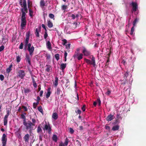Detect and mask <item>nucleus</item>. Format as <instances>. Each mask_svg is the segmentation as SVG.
<instances>
[{"mask_svg": "<svg viewBox=\"0 0 146 146\" xmlns=\"http://www.w3.org/2000/svg\"><path fill=\"white\" fill-rule=\"evenodd\" d=\"M49 17L50 18L52 19H53L54 18V15L53 14H52V13H50L49 15Z\"/></svg>", "mask_w": 146, "mask_h": 146, "instance_id": "37998d69", "label": "nucleus"}, {"mask_svg": "<svg viewBox=\"0 0 146 146\" xmlns=\"http://www.w3.org/2000/svg\"><path fill=\"white\" fill-rule=\"evenodd\" d=\"M37 132L40 134H41L42 133V129L40 125H38L37 127Z\"/></svg>", "mask_w": 146, "mask_h": 146, "instance_id": "5701e85b", "label": "nucleus"}, {"mask_svg": "<svg viewBox=\"0 0 146 146\" xmlns=\"http://www.w3.org/2000/svg\"><path fill=\"white\" fill-rule=\"evenodd\" d=\"M42 26L45 30V31H47L46 29V27L44 24H42Z\"/></svg>", "mask_w": 146, "mask_h": 146, "instance_id": "052dcab7", "label": "nucleus"}, {"mask_svg": "<svg viewBox=\"0 0 146 146\" xmlns=\"http://www.w3.org/2000/svg\"><path fill=\"white\" fill-rule=\"evenodd\" d=\"M55 57L56 60L58 61L60 57L59 55L58 54H55Z\"/></svg>", "mask_w": 146, "mask_h": 146, "instance_id": "c9c22d12", "label": "nucleus"}, {"mask_svg": "<svg viewBox=\"0 0 146 146\" xmlns=\"http://www.w3.org/2000/svg\"><path fill=\"white\" fill-rule=\"evenodd\" d=\"M21 16V29H23V27H25L27 24V21L26 20V17Z\"/></svg>", "mask_w": 146, "mask_h": 146, "instance_id": "423d86ee", "label": "nucleus"}, {"mask_svg": "<svg viewBox=\"0 0 146 146\" xmlns=\"http://www.w3.org/2000/svg\"><path fill=\"white\" fill-rule=\"evenodd\" d=\"M21 118L23 119V123L26 121V117L23 114H21Z\"/></svg>", "mask_w": 146, "mask_h": 146, "instance_id": "bb28decb", "label": "nucleus"}, {"mask_svg": "<svg viewBox=\"0 0 146 146\" xmlns=\"http://www.w3.org/2000/svg\"><path fill=\"white\" fill-rule=\"evenodd\" d=\"M68 139L67 138H66L65 139V142L64 143V145L65 146H66L67 145H68Z\"/></svg>", "mask_w": 146, "mask_h": 146, "instance_id": "e433bc0d", "label": "nucleus"}, {"mask_svg": "<svg viewBox=\"0 0 146 146\" xmlns=\"http://www.w3.org/2000/svg\"><path fill=\"white\" fill-rule=\"evenodd\" d=\"M43 93V91L42 90H41L40 92V97H42V94Z\"/></svg>", "mask_w": 146, "mask_h": 146, "instance_id": "338daca9", "label": "nucleus"}, {"mask_svg": "<svg viewBox=\"0 0 146 146\" xmlns=\"http://www.w3.org/2000/svg\"><path fill=\"white\" fill-rule=\"evenodd\" d=\"M59 146H65L64 145L62 142L60 143L59 145Z\"/></svg>", "mask_w": 146, "mask_h": 146, "instance_id": "774afa93", "label": "nucleus"}, {"mask_svg": "<svg viewBox=\"0 0 146 146\" xmlns=\"http://www.w3.org/2000/svg\"><path fill=\"white\" fill-rule=\"evenodd\" d=\"M85 107L86 106L85 105H84L81 108L82 110L83 111H85Z\"/></svg>", "mask_w": 146, "mask_h": 146, "instance_id": "680f3d73", "label": "nucleus"}, {"mask_svg": "<svg viewBox=\"0 0 146 146\" xmlns=\"http://www.w3.org/2000/svg\"><path fill=\"white\" fill-rule=\"evenodd\" d=\"M7 140V135L5 134L3 135L1 138V141L2 144V146H6Z\"/></svg>", "mask_w": 146, "mask_h": 146, "instance_id": "39448f33", "label": "nucleus"}, {"mask_svg": "<svg viewBox=\"0 0 146 146\" xmlns=\"http://www.w3.org/2000/svg\"><path fill=\"white\" fill-rule=\"evenodd\" d=\"M52 117L54 119L56 120L58 117V116L57 113L55 112L53 113Z\"/></svg>", "mask_w": 146, "mask_h": 146, "instance_id": "412c9836", "label": "nucleus"}, {"mask_svg": "<svg viewBox=\"0 0 146 146\" xmlns=\"http://www.w3.org/2000/svg\"><path fill=\"white\" fill-rule=\"evenodd\" d=\"M111 92V91H110L109 89H108V91H107V92H106V94L107 95L109 96Z\"/></svg>", "mask_w": 146, "mask_h": 146, "instance_id": "8fccbe9b", "label": "nucleus"}, {"mask_svg": "<svg viewBox=\"0 0 146 146\" xmlns=\"http://www.w3.org/2000/svg\"><path fill=\"white\" fill-rule=\"evenodd\" d=\"M71 44L70 43H68L66 45V48L67 49H69L70 48Z\"/></svg>", "mask_w": 146, "mask_h": 146, "instance_id": "603ef678", "label": "nucleus"}, {"mask_svg": "<svg viewBox=\"0 0 146 146\" xmlns=\"http://www.w3.org/2000/svg\"><path fill=\"white\" fill-rule=\"evenodd\" d=\"M40 7L42 8L45 5V3L43 0H41L40 2Z\"/></svg>", "mask_w": 146, "mask_h": 146, "instance_id": "cd10ccee", "label": "nucleus"}, {"mask_svg": "<svg viewBox=\"0 0 146 146\" xmlns=\"http://www.w3.org/2000/svg\"><path fill=\"white\" fill-rule=\"evenodd\" d=\"M39 29H38V28H36V31H35V33L36 36L38 37H39Z\"/></svg>", "mask_w": 146, "mask_h": 146, "instance_id": "c85d7f7f", "label": "nucleus"}, {"mask_svg": "<svg viewBox=\"0 0 146 146\" xmlns=\"http://www.w3.org/2000/svg\"><path fill=\"white\" fill-rule=\"evenodd\" d=\"M50 89L51 88H48V89L46 95V98H48L50 96L51 94Z\"/></svg>", "mask_w": 146, "mask_h": 146, "instance_id": "dca6fc26", "label": "nucleus"}, {"mask_svg": "<svg viewBox=\"0 0 146 146\" xmlns=\"http://www.w3.org/2000/svg\"><path fill=\"white\" fill-rule=\"evenodd\" d=\"M91 64H92L94 66H95L96 64L95 58L93 56H92V57L91 59Z\"/></svg>", "mask_w": 146, "mask_h": 146, "instance_id": "f3484780", "label": "nucleus"}, {"mask_svg": "<svg viewBox=\"0 0 146 146\" xmlns=\"http://www.w3.org/2000/svg\"><path fill=\"white\" fill-rule=\"evenodd\" d=\"M24 44L23 42H21L19 47L20 49H23V48Z\"/></svg>", "mask_w": 146, "mask_h": 146, "instance_id": "79ce46f5", "label": "nucleus"}, {"mask_svg": "<svg viewBox=\"0 0 146 146\" xmlns=\"http://www.w3.org/2000/svg\"><path fill=\"white\" fill-rule=\"evenodd\" d=\"M61 92V91L60 88H57L56 91L55 93L57 95L59 96Z\"/></svg>", "mask_w": 146, "mask_h": 146, "instance_id": "c756f323", "label": "nucleus"}, {"mask_svg": "<svg viewBox=\"0 0 146 146\" xmlns=\"http://www.w3.org/2000/svg\"><path fill=\"white\" fill-rule=\"evenodd\" d=\"M119 128V126L117 125L115 126H114L112 128V130L113 131H115L118 130Z\"/></svg>", "mask_w": 146, "mask_h": 146, "instance_id": "aec40b11", "label": "nucleus"}, {"mask_svg": "<svg viewBox=\"0 0 146 146\" xmlns=\"http://www.w3.org/2000/svg\"><path fill=\"white\" fill-rule=\"evenodd\" d=\"M5 48V47L3 45H2L0 47V52L2 51Z\"/></svg>", "mask_w": 146, "mask_h": 146, "instance_id": "3c124183", "label": "nucleus"}, {"mask_svg": "<svg viewBox=\"0 0 146 146\" xmlns=\"http://www.w3.org/2000/svg\"><path fill=\"white\" fill-rule=\"evenodd\" d=\"M21 107L22 108L24 109V110L25 111H27V109L26 107L24 106H22Z\"/></svg>", "mask_w": 146, "mask_h": 146, "instance_id": "49530a36", "label": "nucleus"}, {"mask_svg": "<svg viewBox=\"0 0 146 146\" xmlns=\"http://www.w3.org/2000/svg\"><path fill=\"white\" fill-rule=\"evenodd\" d=\"M84 60L88 64H92L91 61L90 60L86 58H84Z\"/></svg>", "mask_w": 146, "mask_h": 146, "instance_id": "7c9ffc66", "label": "nucleus"}, {"mask_svg": "<svg viewBox=\"0 0 146 146\" xmlns=\"http://www.w3.org/2000/svg\"><path fill=\"white\" fill-rule=\"evenodd\" d=\"M134 27V26H133V27L131 28V29L130 34L131 35H133V32L134 31L135 29Z\"/></svg>", "mask_w": 146, "mask_h": 146, "instance_id": "58836bf2", "label": "nucleus"}, {"mask_svg": "<svg viewBox=\"0 0 146 146\" xmlns=\"http://www.w3.org/2000/svg\"><path fill=\"white\" fill-rule=\"evenodd\" d=\"M82 48V53L84 56H88L90 55L91 52L90 51L88 50L84 46H83Z\"/></svg>", "mask_w": 146, "mask_h": 146, "instance_id": "7ed1b4c3", "label": "nucleus"}, {"mask_svg": "<svg viewBox=\"0 0 146 146\" xmlns=\"http://www.w3.org/2000/svg\"><path fill=\"white\" fill-rule=\"evenodd\" d=\"M46 47L48 49L50 50L52 49L50 41H48L46 44Z\"/></svg>", "mask_w": 146, "mask_h": 146, "instance_id": "6ab92c4d", "label": "nucleus"}, {"mask_svg": "<svg viewBox=\"0 0 146 146\" xmlns=\"http://www.w3.org/2000/svg\"><path fill=\"white\" fill-rule=\"evenodd\" d=\"M66 63H62L60 65V69L62 70H63L66 68Z\"/></svg>", "mask_w": 146, "mask_h": 146, "instance_id": "4be33fe9", "label": "nucleus"}, {"mask_svg": "<svg viewBox=\"0 0 146 146\" xmlns=\"http://www.w3.org/2000/svg\"><path fill=\"white\" fill-rule=\"evenodd\" d=\"M21 60V57L19 56H18L16 57V61L18 62H19Z\"/></svg>", "mask_w": 146, "mask_h": 146, "instance_id": "72a5a7b5", "label": "nucleus"}, {"mask_svg": "<svg viewBox=\"0 0 146 146\" xmlns=\"http://www.w3.org/2000/svg\"><path fill=\"white\" fill-rule=\"evenodd\" d=\"M4 79V76L2 74L0 75V79L1 81H3Z\"/></svg>", "mask_w": 146, "mask_h": 146, "instance_id": "de8ad7c7", "label": "nucleus"}, {"mask_svg": "<svg viewBox=\"0 0 146 146\" xmlns=\"http://www.w3.org/2000/svg\"><path fill=\"white\" fill-rule=\"evenodd\" d=\"M47 31H45V34L44 35V38L45 39H46L47 37L48 36V34H47Z\"/></svg>", "mask_w": 146, "mask_h": 146, "instance_id": "5fc2aeb1", "label": "nucleus"}, {"mask_svg": "<svg viewBox=\"0 0 146 146\" xmlns=\"http://www.w3.org/2000/svg\"><path fill=\"white\" fill-rule=\"evenodd\" d=\"M21 11L22 12V16L23 17H26V13H28V9L27 7L22 8L21 9Z\"/></svg>", "mask_w": 146, "mask_h": 146, "instance_id": "1a4fd4ad", "label": "nucleus"}, {"mask_svg": "<svg viewBox=\"0 0 146 146\" xmlns=\"http://www.w3.org/2000/svg\"><path fill=\"white\" fill-rule=\"evenodd\" d=\"M58 78L56 77L55 78V81L54 82V84L55 87L57 86L58 84Z\"/></svg>", "mask_w": 146, "mask_h": 146, "instance_id": "393cba45", "label": "nucleus"}, {"mask_svg": "<svg viewBox=\"0 0 146 146\" xmlns=\"http://www.w3.org/2000/svg\"><path fill=\"white\" fill-rule=\"evenodd\" d=\"M46 59L47 60H49L50 58V56L49 54H47L46 55Z\"/></svg>", "mask_w": 146, "mask_h": 146, "instance_id": "09e8293b", "label": "nucleus"}, {"mask_svg": "<svg viewBox=\"0 0 146 146\" xmlns=\"http://www.w3.org/2000/svg\"><path fill=\"white\" fill-rule=\"evenodd\" d=\"M83 54H79V52H75L73 56L75 58H77L78 60H80L83 58Z\"/></svg>", "mask_w": 146, "mask_h": 146, "instance_id": "0eeeda50", "label": "nucleus"}, {"mask_svg": "<svg viewBox=\"0 0 146 146\" xmlns=\"http://www.w3.org/2000/svg\"><path fill=\"white\" fill-rule=\"evenodd\" d=\"M23 7H27L26 2H23Z\"/></svg>", "mask_w": 146, "mask_h": 146, "instance_id": "864d4df0", "label": "nucleus"}, {"mask_svg": "<svg viewBox=\"0 0 146 146\" xmlns=\"http://www.w3.org/2000/svg\"><path fill=\"white\" fill-rule=\"evenodd\" d=\"M105 129H106L109 130L110 129V126L106 125L105 126Z\"/></svg>", "mask_w": 146, "mask_h": 146, "instance_id": "e2e57ef3", "label": "nucleus"}, {"mask_svg": "<svg viewBox=\"0 0 146 146\" xmlns=\"http://www.w3.org/2000/svg\"><path fill=\"white\" fill-rule=\"evenodd\" d=\"M23 125L25 127L24 130L26 129V130H29V133L31 134L32 133V131L34 129H33V126L31 123V122L29 121H26L24 123H23Z\"/></svg>", "mask_w": 146, "mask_h": 146, "instance_id": "f03ea898", "label": "nucleus"}, {"mask_svg": "<svg viewBox=\"0 0 146 146\" xmlns=\"http://www.w3.org/2000/svg\"><path fill=\"white\" fill-rule=\"evenodd\" d=\"M129 72L128 71V70L124 74V78L125 79V82L123 83L124 84H125L127 82V78L128 76L129 75Z\"/></svg>", "mask_w": 146, "mask_h": 146, "instance_id": "9b49d317", "label": "nucleus"}, {"mask_svg": "<svg viewBox=\"0 0 146 146\" xmlns=\"http://www.w3.org/2000/svg\"><path fill=\"white\" fill-rule=\"evenodd\" d=\"M62 41L64 42L63 44V45H65V44L67 43V40L66 39H64L62 40Z\"/></svg>", "mask_w": 146, "mask_h": 146, "instance_id": "bf43d9fd", "label": "nucleus"}, {"mask_svg": "<svg viewBox=\"0 0 146 146\" xmlns=\"http://www.w3.org/2000/svg\"><path fill=\"white\" fill-rule=\"evenodd\" d=\"M17 76L21 79H23L25 76V71L23 70H19L17 72Z\"/></svg>", "mask_w": 146, "mask_h": 146, "instance_id": "20e7f679", "label": "nucleus"}, {"mask_svg": "<svg viewBox=\"0 0 146 146\" xmlns=\"http://www.w3.org/2000/svg\"><path fill=\"white\" fill-rule=\"evenodd\" d=\"M131 4L133 11H136L137 8V4L134 2H132Z\"/></svg>", "mask_w": 146, "mask_h": 146, "instance_id": "9d476101", "label": "nucleus"}, {"mask_svg": "<svg viewBox=\"0 0 146 146\" xmlns=\"http://www.w3.org/2000/svg\"><path fill=\"white\" fill-rule=\"evenodd\" d=\"M30 136L28 134H26L23 137V139L25 142H28L29 141Z\"/></svg>", "mask_w": 146, "mask_h": 146, "instance_id": "ddd939ff", "label": "nucleus"}, {"mask_svg": "<svg viewBox=\"0 0 146 146\" xmlns=\"http://www.w3.org/2000/svg\"><path fill=\"white\" fill-rule=\"evenodd\" d=\"M32 121L31 123L32 124V125L33 126H35V123L36 122V119L33 118L32 119Z\"/></svg>", "mask_w": 146, "mask_h": 146, "instance_id": "473e14b6", "label": "nucleus"}, {"mask_svg": "<svg viewBox=\"0 0 146 146\" xmlns=\"http://www.w3.org/2000/svg\"><path fill=\"white\" fill-rule=\"evenodd\" d=\"M116 118L117 119H121V118H122L121 116H120V114H119L118 113H117V114Z\"/></svg>", "mask_w": 146, "mask_h": 146, "instance_id": "6e6d98bb", "label": "nucleus"}, {"mask_svg": "<svg viewBox=\"0 0 146 146\" xmlns=\"http://www.w3.org/2000/svg\"><path fill=\"white\" fill-rule=\"evenodd\" d=\"M114 117L113 115L110 114L107 117L106 119L107 121H110L112 120L114 118Z\"/></svg>", "mask_w": 146, "mask_h": 146, "instance_id": "f8f14e48", "label": "nucleus"}, {"mask_svg": "<svg viewBox=\"0 0 146 146\" xmlns=\"http://www.w3.org/2000/svg\"><path fill=\"white\" fill-rule=\"evenodd\" d=\"M25 60L28 63L29 65H30L31 64V58L30 56L29 55H26Z\"/></svg>", "mask_w": 146, "mask_h": 146, "instance_id": "4468645a", "label": "nucleus"}, {"mask_svg": "<svg viewBox=\"0 0 146 146\" xmlns=\"http://www.w3.org/2000/svg\"><path fill=\"white\" fill-rule=\"evenodd\" d=\"M52 139L53 141L56 142L57 141L58 137L56 135H53L52 137Z\"/></svg>", "mask_w": 146, "mask_h": 146, "instance_id": "b1692460", "label": "nucleus"}, {"mask_svg": "<svg viewBox=\"0 0 146 146\" xmlns=\"http://www.w3.org/2000/svg\"><path fill=\"white\" fill-rule=\"evenodd\" d=\"M33 85L34 87L35 88H36L37 87V84H36V82H33Z\"/></svg>", "mask_w": 146, "mask_h": 146, "instance_id": "0e129e2a", "label": "nucleus"}, {"mask_svg": "<svg viewBox=\"0 0 146 146\" xmlns=\"http://www.w3.org/2000/svg\"><path fill=\"white\" fill-rule=\"evenodd\" d=\"M29 15L30 16L32 17H33V10H32V9L31 8H30L29 9Z\"/></svg>", "mask_w": 146, "mask_h": 146, "instance_id": "2f4dec72", "label": "nucleus"}, {"mask_svg": "<svg viewBox=\"0 0 146 146\" xmlns=\"http://www.w3.org/2000/svg\"><path fill=\"white\" fill-rule=\"evenodd\" d=\"M29 34L26 36V38L24 42V50H26L27 47V49L29 51L30 55L32 56L33 55V52L34 50V47L33 46H31V43H29Z\"/></svg>", "mask_w": 146, "mask_h": 146, "instance_id": "f257e3e1", "label": "nucleus"}, {"mask_svg": "<svg viewBox=\"0 0 146 146\" xmlns=\"http://www.w3.org/2000/svg\"><path fill=\"white\" fill-rule=\"evenodd\" d=\"M46 124L45 125L44 127L43 128V129L44 130H48V133L49 134L51 133V129L49 123L47 124V123L45 122Z\"/></svg>", "mask_w": 146, "mask_h": 146, "instance_id": "6e6552de", "label": "nucleus"}, {"mask_svg": "<svg viewBox=\"0 0 146 146\" xmlns=\"http://www.w3.org/2000/svg\"><path fill=\"white\" fill-rule=\"evenodd\" d=\"M71 17H72V19H74L75 18V15L74 14H72V15H71Z\"/></svg>", "mask_w": 146, "mask_h": 146, "instance_id": "69168bd1", "label": "nucleus"}, {"mask_svg": "<svg viewBox=\"0 0 146 146\" xmlns=\"http://www.w3.org/2000/svg\"><path fill=\"white\" fill-rule=\"evenodd\" d=\"M12 67L13 65L12 64H11L9 67L6 69V72L7 73H9L10 72V71L12 70Z\"/></svg>", "mask_w": 146, "mask_h": 146, "instance_id": "a211bd4d", "label": "nucleus"}, {"mask_svg": "<svg viewBox=\"0 0 146 146\" xmlns=\"http://www.w3.org/2000/svg\"><path fill=\"white\" fill-rule=\"evenodd\" d=\"M38 110L41 113H43V110L41 106H39L38 108Z\"/></svg>", "mask_w": 146, "mask_h": 146, "instance_id": "f704fd0d", "label": "nucleus"}, {"mask_svg": "<svg viewBox=\"0 0 146 146\" xmlns=\"http://www.w3.org/2000/svg\"><path fill=\"white\" fill-rule=\"evenodd\" d=\"M7 122V119H5L4 118V125H6Z\"/></svg>", "mask_w": 146, "mask_h": 146, "instance_id": "a18cd8bd", "label": "nucleus"}, {"mask_svg": "<svg viewBox=\"0 0 146 146\" xmlns=\"http://www.w3.org/2000/svg\"><path fill=\"white\" fill-rule=\"evenodd\" d=\"M46 68L45 69V71L49 72L50 70H52V68L50 65H47L46 66Z\"/></svg>", "mask_w": 146, "mask_h": 146, "instance_id": "2eb2a0df", "label": "nucleus"}, {"mask_svg": "<svg viewBox=\"0 0 146 146\" xmlns=\"http://www.w3.org/2000/svg\"><path fill=\"white\" fill-rule=\"evenodd\" d=\"M75 112L78 114H80L81 113V111L80 110L78 109L77 110H76Z\"/></svg>", "mask_w": 146, "mask_h": 146, "instance_id": "4d7b16f0", "label": "nucleus"}, {"mask_svg": "<svg viewBox=\"0 0 146 146\" xmlns=\"http://www.w3.org/2000/svg\"><path fill=\"white\" fill-rule=\"evenodd\" d=\"M48 25H47L48 27L51 28L53 27V25L52 23L51 22L50 20H49L48 21Z\"/></svg>", "mask_w": 146, "mask_h": 146, "instance_id": "a878e982", "label": "nucleus"}, {"mask_svg": "<svg viewBox=\"0 0 146 146\" xmlns=\"http://www.w3.org/2000/svg\"><path fill=\"white\" fill-rule=\"evenodd\" d=\"M119 119L117 118V119L115 120V122H114V124H116L117 123H119Z\"/></svg>", "mask_w": 146, "mask_h": 146, "instance_id": "13d9d810", "label": "nucleus"}, {"mask_svg": "<svg viewBox=\"0 0 146 146\" xmlns=\"http://www.w3.org/2000/svg\"><path fill=\"white\" fill-rule=\"evenodd\" d=\"M139 20V19H137V18H136L134 21L133 22V26H135V25L136 23Z\"/></svg>", "mask_w": 146, "mask_h": 146, "instance_id": "4c0bfd02", "label": "nucleus"}, {"mask_svg": "<svg viewBox=\"0 0 146 146\" xmlns=\"http://www.w3.org/2000/svg\"><path fill=\"white\" fill-rule=\"evenodd\" d=\"M67 8V6L66 5H62V10H65Z\"/></svg>", "mask_w": 146, "mask_h": 146, "instance_id": "c03bdc74", "label": "nucleus"}, {"mask_svg": "<svg viewBox=\"0 0 146 146\" xmlns=\"http://www.w3.org/2000/svg\"><path fill=\"white\" fill-rule=\"evenodd\" d=\"M69 130L71 134H73L74 133V131L72 128L70 127L69 128Z\"/></svg>", "mask_w": 146, "mask_h": 146, "instance_id": "a19ab883", "label": "nucleus"}, {"mask_svg": "<svg viewBox=\"0 0 146 146\" xmlns=\"http://www.w3.org/2000/svg\"><path fill=\"white\" fill-rule=\"evenodd\" d=\"M31 92L30 90L29 89H24V92L26 93H28Z\"/></svg>", "mask_w": 146, "mask_h": 146, "instance_id": "ea45409f", "label": "nucleus"}]
</instances>
